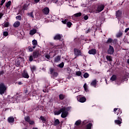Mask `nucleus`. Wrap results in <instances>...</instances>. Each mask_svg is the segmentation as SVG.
<instances>
[{"label":"nucleus","mask_w":129,"mask_h":129,"mask_svg":"<svg viewBox=\"0 0 129 129\" xmlns=\"http://www.w3.org/2000/svg\"><path fill=\"white\" fill-rule=\"evenodd\" d=\"M39 2H40V0H34V2L36 4H38V3H39Z\"/></svg>","instance_id":"obj_62"},{"label":"nucleus","mask_w":129,"mask_h":129,"mask_svg":"<svg viewBox=\"0 0 129 129\" xmlns=\"http://www.w3.org/2000/svg\"><path fill=\"white\" fill-rule=\"evenodd\" d=\"M23 62H24V57H19L16 62V66H17V67H19V66L21 65V63Z\"/></svg>","instance_id":"obj_7"},{"label":"nucleus","mask_w":129,"mask_h":129,"mask_svg":"<svg viewBox=\"0 0 129 129\" xmlns=\"http://www.w3.org/2000/svg\"><path fill=\"white\" fill-rule=\"evenodd\" d=\"M9 26H10V23H9V22H6L4 23V26L5 28H8Z\"/></svg>","instance_id":"obj_44"},{"label":"nucleus","mask_w":129,"mask_h":129,"mask_svg":"<svg viewBox=\"0 0 129 129\" xmlns=\"http://www.w3.org/2000/svg\"><path fill=\"white\" fill-rule=\"evenodd\" d=\"M60 60H61V56L57 55L54 58V62H55L56 63H57V62H59V61H60Z\"/></svg>","instance_id":"obj_22"},{"label":"nucleus","mask_w":129,"mask_h":129,"mask_svg":"<svg viewBox=\"0 0 129 129\" xmlns=\"http://www.w3.org/2000/svg\"><path fill=\"white\" fill-rule=\"evenodd\" d=\"M37 33V29H33L30 31L29 35L31 36H33V35H35Z\"/></svg>","instance_id":"obj_21"},{"label":"nucleus","mask_w":129,"mask_h":129,"mask_svg":"<svg viewBox=\"0 0 129 129\" xmlns=\"http://www.w3.org/2000/svg\"><path fill=\"white\" fill-rule=\"evenodd\" d=\"M4 15H5V13H0V19L3 18V16H4Z\"/></svg>","instance_id":"obj_58"},{"label":"nucleus","mask_w":129,"mask_h":129,"mask_svg":"<svg viewBox=\"0 0 129 129\" xmlns=\"http://www.w3.org/2000/svg\"><path fill=\"white\" fill-rule=\"evenodd\" d=\"M84 78H88V77H89V74H88L87 73H85L84 74Z\"/></svg>","instance_id":"obj_49"},{"label":"nucleus","mask_w":129,"mask_h":129,"mask_svg":"<svg viewBox=\"0 0 129 129\" xmlns=\"http://www.w3.org/2000/svg\"><path fill=\"white\" fill-rule=\"evenodd\" d=\"M60 124V121L58 119H55L54 122V125L56 126V125H58V124Z\"/></svg>","instance_id":"obj_29"},{"label":"nucleus","mask_w":129,"mask_h":129,"mask_svg":"<svg viewBox=\"0 0 129 129\" xmlns=\"http://www.w3.org/2000/svg\"><path fill=\"white\" fill-rule=\"evenodd\" d=\"M110 43H112V38H109L106 42V44H110Z\"/></svg>","instance_id":"obj_35"},{"label":"nucleus","mask_w":129,"mask_h":129,"mask_svg":"<svg viewBox=\"0 0 129 129\" xmlns=\"http://www.w3.org/2000/svg\"><path fill=\"white\" fill-rule=\"evenodd\" d=\"M33 57H34V56H33V55H30L29 56V61H30V62H32V61H33Z\"/></svg>","instance_id":"obj_55"},{"label":"nucleus","mask_w":129,"mask_h":129,"mask_svg":"<svg viewBox=\"0 0 129 129\" xmlns=\"http://www.w3.org/2000/svg\"><path fill=\"white\" fill-rule=\"evenodd\" d=\"M88 16L87 15H86L84 17V19L85 21H87V20H88Z\"/></svg>","instance_id":"obj_56"},{"label":"nucleus","mask_w":129,"mask_h":129,"mask_svg":"<svg viewBox=\"0 0 129 129\" xmlns=\"http://www.w3.org/2000/svg\"><path fill=\"white\" fill-rule=\"evenodd\" d=\"M69 108H66V109L64 111H62L61 112V117L62 118H65V117H67V115H68V111L67 110H69Z\"/></svg>","instance_id":"obj_6"},{"label":"nucleus","mask_w":129,"mask_h":129,"mask_svg":"<svg viewBox=\"0 0 129 129\" xmlns=\"http://www.w3.org/2000/svg\"><path fill=\"white\" fill-rule=\"evenodd\" d=\"M45 58H46V59H48V60H49L50 59V55L49 54H46Z\"/></svg>","instance_id":"obj_57"},{"label":"nucleus","mask_w":129,"mask_h":129,"mask_svg":"<svg viewBox=\"0 0 129 129\" xmlns=\"http://www.w3.org/2000/svg\"><path fill=\"white\" fill-rule=\"evenodd\" d=\"M96 84H97V81H96V80L92 81L91 83V85L92 86H94V87H96Z\"/></svg>","instance_id":"obj_24"},{"label":"nucleus","mask_w":129,"mask_h":129,"mask_svg":"<svg viewBox=\"0 0 129 129\" xmlns=\"http://www.w3.org/2000/svg\"><path fill=\"white\" fill-rule=\"evenodd\" d=\"M59 98L60 100H63L66 98V95L63 94H60L59 95Z\"/></svg>","instance_id":"obj_23"},{"label":"nucleus","mask_w":129,"mask_h":129,"mask_svg":"<svg viewBox=\"0 0 129 129\" xmlns=\"http://www.w3.org/2000/svg\"><path fill=\"white\" fill-rule=\"evenodd\" d=\"M90 31H91V29H88L86 31V34H88V33L90 32Z\"/></svg>","instance_id":"obj_59"},{"label":"nucleus","mask_w":129,"mask_h":129,"mask_svg":"<svg viewBox=\"0 0 129 129\" xmlns=\"http://www.w3.org/2000/svg\"><path fill=\"white\" fill-rule=\"evenodd\" d=\"M75 124L77 126L80 125V124H81V120H78L76 121Z\"/></svg>","instance_id":"obj_36"},{"label":"nucleus","mask_w":129,"mask_h":129,"mask_svg":"<svg viewBox=\"0 0 129 129\" xmlns=\"http://www.w3.org/2000/svg\"><path fill=\"white\" fill-rule=\"evenodd\" d=\"M5 3H6V0H2L1 1V3L0 4V5L2 6H3L4 4H5Z\"/></svg>","instance_id":"obj_54"},{"label":"nucleus","mask_w":129,"mask_h":129,"mask_svg":"<svg viewBox=\"0 0 129 129\" xmlns=\"http://www.w3.org/2000/svg\"><path fill=\"white\" fill-rule=\"evenodd\" d=\"M113 111L115 114L117 113V115H118V114H121L122 113V111L121 110V109L118 108H114Z\"/></svg>","instance_id":"obj_13"},{"label":"nucleus","mask_w":129,"mask_h":129,"mask_svg":"<svg viewBox=\"0 0 129 129\" xmlns=\"http://www.w3.org/2000/svg\"><path fill=\"white\" fill-rule=\"evenodd\" d=\"M18 84H19V85H22L23 84V83H22V82L20 81L18 82Z\"/></svg>","instance_id":"obj_63"},{"label":"nucleus","mask_w":129,"mask_h":129,"mask_svg":"<svg viewBox=\"0 0 129 129\" xmlns=\"http://www.w3.org/2000/svg\"><path fill=\"white\" fill-rule=\"evenodd\" d=\"M112 43L113 44H114V45H115V44H116V43H117V39H112Z\"/></svg>","instance_id":"obj_51"},{"label":"nucleus","mask_w":129,"mask_h":129,"mask_svg":"<svg viewBox=\"0 0 129 129\" xmlns=\"http://www.w3.org/2000/svg\"><path fill=\"white\" fill-rule=\"evenodd\" d=\"M28 123L30 125H33L34 124H35V121L34 120H31V119L29 120V121L28 122Z\"/></svg>","instance_id":"obj_43"},{"label":"nucleus","mask_w":129,"mask_h":129,"mask_svg":"<svg viewBox=\"0 0 129 129\" xmlns=\"http://www.w3.org/2000/svg\"><path fill=\"white\" fill-rule=\"evenodd\" d=\"M3 35L5 37H7V36H9V32L7 31H4L3 32Z\"/></svg>","instance_id":"obj_50"},{"label":"nucleus","mask_w":129,"mask_h":129,"mask_svg":"<svg viewBox=\"0 0 129 129\" xmlns=\"http://www.w3.org/2000/svg\"><path fill=\"white\" fill-rule=\"evenodd\" d=\"M7 91V87L5 85V84L1 83L0 84V94H5V92Z\"/></svg>","instance_id":"obj_3"},{"label":"nucleus","mask_w":129,"mask_h":129,"mask_svg":"<svg viewBox=\"0 0 129 129\" xmlns=\"http://www.w3.org/2000/svg\"><path fill=\"white\" fill-rule=\"evenodd\" d=\"M16 20H19V21H21L22 20V16L20 15H18L16 16Z\"/></svg>","instance_id":"obj_47"},{"label":"nucleus","mask_w":129,"mask_h":129,"mask_svg":"<svg viewBox=\"0 0 129 129\" xmlns=\"http://www.w3.org/2000/svg\"><path fill=\"white\" fill-rule=\"evenodd\" d=\"M38 108H39V109L40 110H42V111H43L44 110V106H38Z\"/></svg>","instance_id":"obj_53"},{"label":"nucleus","mask_w":129,"mask_h":129,"mask_svg":"<svg viewBox=\"0 0 129 129\" xmlns=\"http://www.w3.org/2000/svg\"><path fill=\"white\" fill-rule=\"evenodd\" d=\"M121 121L120 120H115L114 122L116 124H117L118 125H120L121 124Z\"/></svg>","instance_id":"obj_32"},{"label":"nucleus","mask_w":129,"mask_h":129,"mask_svg":"<svg viewBox=\"0 0 129 129\" xmlns=\"http://www.w3.org/2000/svg\"><path fill=\"white\" fill-rule=\"evenodd\" d=\"M106 58L107 61H109V62H112V56L110 55H106Z\"/></svg>","instance_id":"obj_25"},{"label":"nucleus","mask_w":129,"mask_h":129,"mask_svg":"<svg viewBox=\"0 0 129 129\" xmlns=\"http://www.w3.org/2000/svg\"><path fill=\"white\" fill-rule=\"evenodd\" d=\"M32 45L33 46H37V45H38V41H37L36 40H33L32 41Z\"/></svg>","instance_id":"obj_38"},{"label":"nucleus","mask_w":129,"mask_h":129,"mask_svg":"<svg viewBox=\"0 0 129 129\" xmlns=\"http://www.w3.org/2000/svg\"><path fill=\"white\" fill-rule=\"evenodd\" d=\"M122 82H123V79L121 77L117 78L116 80V84L117 85H120Z\"/></svg>","instance_id":"obj_14"},{"label":"nucleus","mask_w":129,"mask_h":129,"mask_svg":"<svg viewBox=\"0 0 129 129\" xmlns=\"http://www.w3.org/2000/svg\"><path fill=\"white\" fill-rule=\"evenodd\" d=\"M123 16V14L122 13V10H118L117 11H116L115 17L118 21H120V20H121V18H122Z\"/></svg>","instance_id":"obj_2"},{"label":"nucleus","mask_w":129,"mask_h":129,"mask_svg":"<svg viewBox=\"0 0 129 129\" xmlns=\"http://www.w3.org/2000/svg\"><path fill=\"white\" fill-rule=\"evenodd\" d=\"M39 119L42 121V122H43V123H46V118H45V117H44L43 116H41L40 117Z\"/></svg>","instance_id":"obj_28"},{"label":"nucleus","mask_w":129,"mask_h":129,"mask_svg":"<svg viewBox=\"0 0 129 129\" xmlns=\"http://www.w3.org/2000/svg\"><path fill=\"white\" fill-rule=\"evenodd\" d=\"M20 25H21L20 21H17L14 23L13 27H14V28H19V27H20Z\"/></svg>","instance_id":"obj_20"},{"label":"nucleus","mask_w":129,"mask_h":129,"mask_svg":"<svg viewBox=\"0 0 129 129\" xmlns=\"http://www.w3.org/2000/svg\"><path fill=\"white\" fill-rule=\"evenodd\" d=\"M84 88L85 91H86V92H87V91H88V88H87V84H86V83H85L84 85Z\"/></svg>","instance_id":"obj_42"},{"label":"nucleus","mask_w":129,"mask_h":129,"mask_svg":"<svg viewBox=\"0 0 129 129\" xmlns=\"http://www.w3.org/2000/svg\"><path fill=\"white\" fill-rule=\"evenodd\" d=\"M97 53V51L96 49L93 48L92 49H90L88 51V53L90 55H95V54H96Z\"/></svg>","instance_id":"obj_17"},{"label":"nucleus","mask_w":129,"mask_h":129,"mask_svg":"<svg viewBox=\"0 0 129 129\" xmlns=\"http://www.w3.org/2000/svg\"><path fill=\"white\" fill-rule=\"evenodd\" d=\"M31 71L32 73H34L36 70H37V68L35 66H32L30 67Z\"/></svg>","instance_id":"obj_26"},{"label":"nucleus","mask_w":129,"mask_h":129,"mask_svg":"<svg viewBox=\"0 0 129 129\" xmlns=\"http://www.w3.org/2000/svg\"><path fill=\"white\" fill-rule=\"evenodd\" d=\"M57 67H59V68H63V67H64V62H62L60 64H58Z\"/></svg>","instance_id":"obj_41"},{"label":"nucleus","mask_w":129,"mask_h":129,"mask_svg":"<svg viewBox=\"0 0 129 129\" xmlns=\"http://www.w3.org/2000/svg\"><path fill=\"white\" fill-rule=\"evenodd\" d=\"M28 49L29 52H33V51H34V49H33V48L31 46H28Z\"/></svg>","instance_id":"obj_48"},{"label":"nucleus","mask_w":129,"mask_h":129,"mask_svg":"<svg viewBox=\"0 0 129 129\" xmlns=\"http://www.w3.org/2000/svg\"><path fill=\"white\" fill-rule=\"evenodd\" d=\"M8 121L9 123H14V122H15V118L13 117H9L8 118Z\"/></svg>","instance_id":"obj_19"},{"label":"nucleus","mask_w":129,"mask_h":129,"mask_svg":"<svg viewBox=\"0 0 129 129\" xmlns=\"http://www.w3.org/2000/svg\"><path fill=\"white\" fill-rule=\"evenodd\" d=\"M82 74V73L81 71H78L76 72V75H77V76H81Z\"/></svg>","instance_id":"obj_45"},{"label":"nucleus","mask_w":129,"mask_h":129,"mask_svg":"<svg viewBox=\"0 0 129 129\" xmlns=\"http://www.w3.org/2000/svg\"><path fill=\"white\" fill-rule=\"evenodd\" d=\"M117 120H120L121 121H122V119H121V116H120V114H119L118 117L117 118Z\"/></svg>","instance_id":"obj_52"},{"label":"nucleus","mask_w":129,"mask_h":129,"mask_svg":"<svg viewBox=\"0 0 129 129\" xmlns=\"http://www.w3.org/2000/svg\"><path fill=\"white\" fill-rule=\"evenodd\" d=\"M116 79H117V78H116V75H113L110 78V80H111V81H115Z\"/></svg>","instance_id":"obj_27"},{"label":"nucleus","mask_w":129,"mask_h":129,"mask_svg":"<svg viewBox=\"0 0 129 129\" xmlns=\"http://www.w3.org/2000/svg\"><path fill=\"white\" fill-rule=\"evenodd\" d=\"M32 55L34 59H38V58H39V56H41V54L40 53V51L36 50L33 51Z\"/></svg>","instance_id":"obj_5"},{"label":"nucleus","mask_w":129,"mask_h":129,"mask_svg":"<svg viewBox=\"0 0 129 129\" xmlns=\"http://www.w3.org/2000/svg\"><path fill=\"white\" fill-rule=\"evenodd\" d=\"M123 31L119 30V32L116 34V38H121L123 34Z\"/></svg>","instance_id":"obj_18"},{"label":"nucleus","mask_w":129,"mask_h":129,"mask_svg":"<svg viewBox=\"0 0 129 129\" xmlns=\"http://www.w3.org/2000/svg\"><path fill=\"white\" fill-rule=\"evenodd\" d=\"M77 99L78 101L81 102L82 103H83L84 102H85V101H86V98H85V97H78Z\"/></svg>","instance_id":"obj_15"},{"label":"nucleus","mask_w":129,"mask_h":129,"mask_svg":"<svg viewBox=\"0 0 129 129\" xmlns=\"http://www.w3.org/2000/svg\"><path fill=\"white\" fill-rule=\"evenodd\" d=\"M81 15H82V14H81V13L79 12L78 13H76V14H74V16L76 17V18H78L79 17H81Z\"/></svg>","instance_id":"obj_39"},{"label":"nucleus","mask_w":129,"mask_h":129,"mask_svg":"<svg viewBox=\"0 0 129 129\" xmlns=\"http://www.w3.org/2000/svg\"><path fill=\"white\" fill-rule=\"evenodd\" d=\"M64 110H66V107H65L61 108L58 111H55L54 112V115H59V114H60L62 111H64Z\"/></svg>","instance_id":"obj_9"},{"label":"nucleus","mask_w":129,"mask_h":129,"mask_svg":"<svg viewBox=\"0 0 129 129\" xmlns=\"http://www.w3.org/2000/svg\"><path fill=\"white\" fill-rule=\"evenodd\" d=\"M22 76L23 78H26L27 79H29L30 78L29 74H28V72H27V71L25 70H23V72L22 73Z\"/></svg>","instance_id":"obj_8"},{"label":"nucleus","mask_w":129,"mask_h":129,"mask_svg":"<svg viewBox=\"0 0 129 129\" xmlns=\"http://www.w3.org/2000/svg\"><path fill=\"white\" fill-rule=\"evenodd\" d=\"M91 126H92V123H89L86 125V129H91Z\"/></svg>","instance_id":"obj_34"},{"label":"nucleus","mask_w":129,"mask_h":129,"mask_svg":"<svg viewBox=\"0 0 129 129\" xmlns=\"http://www.w3.org/2000/svg\"><path fill=\"white\" fill-rule=\"evenodd\" d=\"M68 19H65L64 20L61 21V22L62 24H64V25H67V23L68 22Z\"/></svg>","instance_id":"obj_46"},{"label":"nucleus","mask_w":129,"mask_h":129,"mask_svg":"<svg viewBox=\"0 0 129 129\" xmlns=\"http://www.w3.org/2000/svg\"><path fill=\"white\" fill-rule=\"evenodd\" d=\"M67 26L68 28H71V26H72V23H71V22L68 21L67 23Z\"/></svg>","instance_id":"obj_40"},{"label":"nucleus","mask_w":129,"mask_h":129,"mask_svg":"<svg viewBox=\"0 0 129 129\" xmlns=\"http://www.w3.org/2000/svg\"><path fill=\"white\" fill-rule=\"evenodd\" d=\"M104 7H105L104 5H99L97 7V10H96V13H100V12H102V11L104 10Z\"/></svg>","instance_id":"obj_10"},{"label":"nucleus","mask_w":129,"mask_h":129,"mask_svg":"<svg viewBox=\"0 0 129 129\" xmlns=\"http://www.w3.org/2000/svg\"><path fill=\"white\" fill-rule=\"evenodd\" d=\"M62 37H63L62 35L57 34L54 36V37H53V40H55V41H58V40L61 41V39Z\"/></svg>","instance_id":"obj_11"},{"label":"nucleus","mask_w":129,"mask_h":129,"mask_svg":"<svg viewBox=\"0 0 129 129\" xmlns=\"http://www.w3.org/2000/svg\"><path fill=\"white\" fill-rule=\"evenodd\" d=\"M126 61H127V64H129V58H128Z\"/></svg>","instance_id":"obj_64"},{"label":"nucleus","mask_w":129,"mask_h":129,"mask_svg":"<svg viewBox=\"0 0 129 129\" xmlns=\"http://www.w3.org/2000/svg\"><path fill=\"white\" fill-rule=\"evenodd\" d=\"M3 74H5V71H2L0 72V76L1 75H3Z\"/></svg>","instance_id":"obj_60"},{"label":"nucleus","mask_w":129,"mask_h":129,"mask_svg":"<svg viewBox=\"0 0 129 129\" xmlns=\"http://www.w3.org/2000/svg\"><path fill=\"white\" fill-rule=\"evenodd\" d=\"M42 12L44 15H48L50 12V9L48 7H45L42 10Z\"/></svg>","instance_id":"obj_16"},{"label":"nucleus","mask_w":129,"mask_h":129,"mask_svg":"<svg viewBox=\"0 0 129 129\" xmlns=\"http://www.w3.org/2000/svg\"><path fill=\"white\" fill-rule=\"evenodd\" d=\"M33 14V12L29 13L27 14V16H28V17H30L31 18H32L33 19H34V15Z\"/></svg>","instance_id":"obj_37"},{"label":"nucleus","mask_w":129,"mask_h":129,"mask_svg":"<svg viewBox=\"0 0 129 129\" xmlns=\"http://www.w3.org/2000/svg\"><path fill=\"white\" fill-rule=\"evenodd\" d=\"M49 72L51 75V78H52V79H55V78L58 77V75H59V74L55 71V69L54 68H50L49 69Z\"/></svg>","instance_id":"obj_1"},{"label":"nucleus","mask_w":129,"mask_h":129,"mask_svg":"<svg viewBox=\"0 0 129 129\" xmlns=\"http://www.w3.org/2000/svg\"><path fill=\"white\" fill-rule=\"evenodd\" d=\"M28 6L27 5V4H24L22 8V10L23 11H28Z\"/></svg>","instance_id":"obj_30"},{"label":"nucleus","mask_w":129,"mask_h":129,"mask_svg":"<svg viewBox=\"0 0 129 129\" xmlns=\"http://www.w3.org/2000/svg\"><path fill=\"white\" fill-rule=\"evenodd\" d=\"M128 31H129V27L125 29V30H124V33H127Z\"/></svg>","instance_id":"obj_61"},{"label":"nucleus","mask_w":129,"mask_h":129,"mask_svg":"<svg viewBox=\"0 0 129 129\" xmlns=\"http://www.w3.org/2000/svg\"><path fill=\"white\" fill-rule=\"evenodd\" d=\"M12 4V2L11 1H9L8 3H6V7L7 8H10V7H11V5Z\"/></svg>","instance_id":"obj_33"},{"label":"nucleus","mask_w":129,"mask_h":129,"mask_svg":"<svg viewBox=\"0 0 129 129\" xmlns=\"http://www.w3.org/2000/svg\"><path fill=\"white\" fill-rule=\"evenodd\" d=\"M107 52L110 55H112L113 53H114V48H113V47L111 45H109V48L107 50Z\"/></svg>","instance_id":"obj_12"},{"label":"nucleus","mask_w":129,"mask_h":129,"mask_svg":"<svg viewBox=\"0 0 129 129\" xmlns=\"http://www.w3.org/2000/svg\"><path fill=\"white\" fill-rule=\"evenodd\" d=\"M74 53L75 54V56H76L75 59H76V58H77V57H79V56H82V52H81V50L77 48L74 49Z\"/></svg>","instance_id":"obj_4"},{"label":"nucleus","mask_w":129,"mask_h":129,"mask_svg":"<svg viewBox=\"0 0 129 129\" xmlns=\"http://www.w3.org/2000/svg\"><path fill=\"white\" fill-rule=\"evenodd\" d=\"M24 119L25 121H26V122H29L31 120V118L30 117V116H27L24 117Z\"/></svg>","instance_id":"obj_31"}]
</instances>
